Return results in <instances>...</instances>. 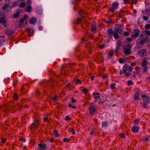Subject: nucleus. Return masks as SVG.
Segmentation results:
<instances>
[{
    "label": "nucleus",
    "instance_id": "1",
    "mask_svg": "<svg viewBox=\"0 0 150 150\" xmlns=\"http://www.w3.org/2000/svg\"><path fill=\"white\" fill-rule=\"evenodd\" d=\"M132 47V45L129 43L127 45H125L122 47L123 53L126 56L129 55L131 54V49Z\"/></svg>",
    "mask_w": 150,
    "mask_h": 150
},
{
    "label": "nucleus",
    "instance_id": "2",
    "mask_svg": "<svg viewBox=\"0 0 150 150\" xmlns=\"http://www.w3.org/2000/svg\"><path fill=\"white\" fill-rule=\"evenodd\" d=\"M117 27L116 28L114 29L115 32L117 33H119V34H122V27L123 25L121 24L120 25H117Z\"/></svg>",
    "mask_w": 150,
    "mask_h": 150
},
{
    "label": "nucleus",
    "instance_id": "3",
    "mask_svg": "<svg viewBox=\"0 0 150 150\" xmlns=\"http://www.w3.org/2000/svg\"><path fill=\"white\" fill-rule=\"evenodd\" d=\"M89 110V113L91 115H93L95 113V112L97 110L94 107V105H93V103H92L88 108Z\"/></svg>",
    "mask_w": 150,
    "mask_h": 150
},
{
    "label": "nucleus",
    "instance_id": "4",
    "mask_svg": "<svg viewBox=\"0 0 150 150\" xmlns=\"http://www.w3.org/2000/svg\"><path fill=\"white\" fill-rule=\"evenodd\" d=\"M142 97L143 99V100L146 103H150V98L149 97L145 95H142Z\"/></svg>",
    "mask_w": 150,
    "mask_h": 150
},
{
    "label": "nucleus",
    "instance_id": "5",
    "mask_svg": "<svg viewBox=\"0 0 150 150\" xmlns=\"http://www.w3.org/2000/svg\"><path fill=\"white\" fill-rule=\"evenodd\" d=\"M11 103H9L6 106L4 110V111L5 112L10 111L11 110L14 109V107L12 105L11 106V104H10Z\"/></svg>",
    "mask_w": 150,
    "mask_h": 150
},
{
    "label": "nucleus",
    "instance_id": "6",
    "mask_svg": "<svg viewBox=\"0 0 150 150\" xmlns=\"http://www.w3.org/2000/svg\"><path fill=\"white\" fill-rule=\"evenodd\" d=\"M115 33V30L114 31L111 28H109L108 29L107 31V33L108 35V37L109 38H111L112 36Z\"/></svg>",
    "mask_w": 150,
    "mask_h": 150
},
{
    "label": "nucleus",
    "instance_id": "7",
    "mask_svg": "<svg viewBox=\"0 0 150 150\" xmlns=\"http://www.w3.org/2000/svg\"><path fill=\"white\" fill-rule=\"evenodd\" d=\"M147 52L145 50H141L138 51L139 55L141 57H143L146 54Z\"/></svg>",
    "mask_w": 150,
    "mask_h": 150
},
{
    "label": "nucleus",
    "instance_id": "8",
    "mask_svg": "<svg viewBox=\"0 0 150 150\" xmlns=\"http://www.w3.org/2000/svg\"><path fill=\"white\" fill-rule=\"evenodd\" d=\"M38 146L40 147L38 150H45L47 147V145L45 144H39Z\"/></svg>",
    "mask_w": 150,
    "mask_h": 150
},
{
    "label": "nucleus",
    "instance_id": "9",
    "mask_svg": "<svg viewBox=\"0 0 150 150\" xmlns=\"http://www.w3.org/2000/svg\"><path fill=\"white\" fill-rule=\"evenodd\" d=\"M39 124V122L37 120L35 121L34 123H33L32 124L31 126L30 127L31 129H34L37 128L38 127Z\"/></svg>",
    "mask_w": 150,
    "mask_h": 150
},
{
    "label": "nucleus",
    "instance_id": "10",
    "mask_svg": "<svg viewBox=\"0 0 150 150\" xmlns=\"http://www.w3.org/2000/svg\"><path fill=\"white\" fill-rule=\"evenodd\" d=\"M1 23L4 27H6V26L7 23L4 18H0V24Z\"/></svg>",
    "mask_w": 150,
    "mask_h": 150
},
{
    "label": "nucleus",
    "instance_id": "11",
    "mask_svg": "<svg viewBox=\"0 0 150 150\" xmlns=\"http://www.w3.org/2000/svg\"><path fill=\"white\" fill-rule=\"evenodd\" d=\"M37 21V18L34 17H33L30 19L29 22L30 24L35 25Z\"/></svg>",
    "mask_w": 150,
    "mask_h": 150
},
{
    "label": "nucleus",
    "instance_id": "12",
    "mask_svg": "<svg viewBox=\"0 0 150 150\" xmlns=\"http://www.w3.org/2000/svg\"><path fill=\"white\" fill-rule=\"evenodd\" d=\"M93 95L94 96V98L95 99V100H94L95 102H97V98H100V93H95L94 92L93 94Z\"/></svg>",
    "mask_w": 150,
    "mask_h": 150
},
{
    "label": "nucleus",
    "instance_id": "13",
    "mask_svg": "<svg viewBox=\"0 0 150 150\" xmlns=\"http://www.w3.org/2000/svg\"><path fill=\"white\" fill-rule=\"evenodd\" d=\"M148 40V39L147 38H145L142 39L140 42H139V43L140 44L143 45Z\"/></svg>",
    "mask_w": 150,
    "mask_h": 150
},
{
    "label": "nucleus",
    "instance_id": "14",
    "mask_svg": "<svg viewBox=\"0 0 150 150\" xmlns=\"http://www.w3.org/2000/svg\"><path fill=\"white\" fill-rule=\"evenodd\" d=\"M139 94L138 92H137L134 95V100H138L139 98Z\"/></svg>",
    "mask_w": 150,
    "mask_h": 150
},
{
    "label": "nucleus",
    "instance_id": "15",
    "mask_svg": "<svg viewBox=\"0 0 150 150\" xmlns=\"http://www.w3.org/2000/svg\"><path fill=\"white\" fill-rule=\"evenodd\" d=\"M122 46L121 42L120 40H118L117 42L116 47L117 48L116 50V52H117L118 51L120 47Z\"/></svg>",
    "mask_w": 150,
    "mask_h": 150
},
{
    "label": "nucleus",
    "instance_id": "16",
    "mask_svg": "<svg viewBox=\"0 0 150 150\" xmlns=\"http://www.w3.org/2000/svg\"><path fill=\"white\" fill-rule=\"evenodd\" d=\"M28 31L29 35L30 36L32 35L34 33V30L31 28H28Z\"/></svg>",
    "mask_w": 150,
    "mask_h": 150
},
{
    "label": "nucleus",
    "instance_id": "17",
    "mask_svg": "<svg viewBox=\"0 0 150 150\" xmlns=\"http://www.w3.org/2000/svg\"><path fill=\"white\" fill-rule=\"evenodd\" d=\"M80 15L82 16V17H83V15H87V13L85 11L81 9L80 11L79 12Z\"/></svg>",
    "mask_w": 150,
    "mask_h": 150
},
{
    "label": "nucleus",
    "instance_id": "18",
    "mask_svg": "<svg viewBox=\"0 0 150 150\" xmlns=\"http://www.w3.org/2000/svg\"><path fill=\"white\" fill-rule=\"evenodd\" d=\"M83 18V17H82V18H80L79 17L77 18L76 21L75 22L76 24H81L82 21V19Z\"/></svg>",
    "mask_w": 150,
    "mask_h": 150
},
{
    "label": "nucleus",
    "instance_id": "19",
    "mask_svg": "<svg viewBox=\"0 0 150 150\" xmlns=\"http://www.w3.org/2000/svg\"><path fill=\"white\" fill-rule=\"evenodd\" d=\"M91 30L93 33H96L97 31L96 25L93 24L92 25L91 28Z\"/></svg>",
    "mask_w": 150,
    "mask_h": 150
},
{
    "label": "nucleus",
    "instance_id": "20",
    "mask_svg": "<svg viewBox=\"0 0 150 150\" xmlns=\"http://www.w3.org/2000/svg\"><path fill=\"white\" fill-rule=\"evenodd\" d=\"M32 11V8L31 6H29L26 8V11L27 12H30Z\"/></svg>",
    "mask_w": 150,
    "mask_h": 150
},
{
    "label": "nucleus",
    "instance_id": "21",
    "mask_svg": "<svg viewBox=\"0 0 150 150\" xmlns=\"http://www.w3.org/2000/svg\"><path fill=\"white\" fill-rule=\"evenodd\" d=\"M138 127L136 126H133L132 128V130L134 133L137 132L138 131Z\"/></svg>",
    "mask_w": 150,
    "mask_h": 150
},
{
    "label": "nucleus",
    "instance_id": "22",
    "mask_svg": "<svg viewBox=\"0 0 150 150\" xmlns=\"http://www.w3.org/2000/svg\"><path fill=\"white\" fill-rule=\"evenodd\" d=\"M148 61L145 59H143L142 64V66H147V65L148 64Z\"/></svg>",
    "mask_w": 150,
    "mask_h": 150
},
{
    "label": "nucleus",
    "instance_id": "23",
    "mask_svg": "<svg viewBox=\"0 0 150 150\" xmlns=\"http://www.w3.org/2000/svg\"><path fill=\"white\" fill-rule=\"evenodd\" d=\"M103 128H105L108 126V123L107 121H105L102 123Z\"/></svg>",
    "mask_w": 150,
    "mask_h": 150
},
{
    "label": "nucleus",
    "instance_id": "24",
    "mask_svg": "<svg viewBox=\"0 0 150 150\" xmlns=\"http://www.w3.org/2000/svg\"><path fill=\"white\" fill-rule=\"evenodd\" d=\"M112 5L113 6V7L116 9L118 7V4L116 2H113L112 3Z\"/></svg>",
    "mask_w": 150,
    "mask_h": 150
},
{
    "label": "nucleus",
    "instance_id": "25",
    "mask_svg": "<svg viewBox=\"0 0 150 150\" xmlns=\"http://www.w3.org/2000/svg\"><path fill=\"white\" fill-rule=\"evenodd\" d=\"M14 33V31L11 30H8L6 32L7 35L9 36Z\"/></svg>",
    "mask_w": 150,
    "mask_h": 150
},
{
    "label": "nucleus",
    "instance_id": "26",
    "mask_svg": "<svg viewBox=\"0 0 150 150\" xmlns=\"http://www.w3.org/2000/svg\"><path fill=\"white\" fill-rule=\"evenodd\" d=\"M124 16L123 12L122 11H120L117 15V16L120 18H122Z\"/></svg>",
    "mask_w": 150,
    "mask_h": 150
},
{
    "label": "nucleus",
    "instance_id": "27",
    "mask_svg": "<svg viewBox=\"0 0 150 150\" xmlns=\"http://www.w3.org/2000/svg\"><path fill=\"white\" fill-rule=\"evenodd\" d=\"M142 67L143 69V72H146L147 71L148 68L147 66H142Z\"/></svg>",
    "mask_w": 150,
    "mask_h": 150
},
{
    "label": "nucleus",
    "instance_id": "28",
    "mask_svg": "<svg viewBox=\"0 0 150 150\" xmlns=\"http://www.w3.org/2000/svg\"><path fill=\"white\" fill-rule=\"evenodd\" d=\"M25 2H23L21 3L19 5V7L20 8H24L25 6Z\"/></svg>",
    "mask_w": 150,
    "mask_h": 150
},
{
    "label": "nucleus",
    "instance_id": "29",
    "mask_svg": "<svg viewBox=\"0 0 150 150\" xmlns=\"http://www.w3.org/2000/svg\"><path fill=\"white\" fill-rule=\"evenodd\" d=\"M113 35H114V38L115 39H117L119 37V36L118 34L117 33H115V32Z\"/></svg>",
    "mask_w": 150,
    "mask_h": 150
},
{
    "label": "nucleus",
    "instance_id": "30",
    "mask_svg": "<svg viewBox=\"0 0 150 150\" xmlns=\"http://www.w3.org/2000/svg\"><path fill=\"white\" fill-rule=\"evenodd\" d=\"M19 12H16V13L14 14L13 15V17L15 18H18L19 16Z\"/></svg>",
    "mask_w": 150,
    "mask_h": 150
},
{
    "label": "nucleus",
    "instance_id": "31",
    "mask_svg": "<svg viewBox=\"0 0 150 150\" xmlns=\"http://www.w3.org/2000/svg\"><path fill=\"white\" fill-rule=\"evenodd\" d=\"M54 135L56 137H58L60 136V135L58 134L57 131L56 130H54Z\"/></svg>",
    "mask_w": 150,
    "mask_h": 150
},
{
    "label": "nucleus",
    "instance_id": "32",
    "mask_svg": "<svg viewBox=\"0 0 150 150\" xmlns=\"http://www.w3.org/2000/svg\"><path fill=\"white\" fill-rule=\"evenodd\" d=\"M119 62L120 63L123 64L126 62V60L125 59H122L120 58L119 60Z\"/></svg>",
    "mask_w": 150,
    "mask_h": 150
},
{
    "label": "nucleus",
    "instance_id": "33",
    "mask_svg": "<svg viewBox=\"0 0 150 150\" xmlns=\"http://www.w3.org/2000/svg\"><path fill=\"white\" fill-rule=\"evenodd\" d=\"M127 70L128 71V72L132 73V67L130 66L127 68Z\"/></svg>",
    "mask_w": 150,
    "mask_h": 150
},
{
    "label": "nucleus",
    "instance_id": "34",
    "mask_svg": "<svg viewBox=\"0 0 150 150\" xmlns=\"http://www.w3.org/2000/svg\"><path fill=\"white\" fill-rule=\"evenodd\" d=\"M142 139V140L143 141L147 142L149 141V139L147 137H146Z\"/></svg>",
    "mask_w": 150,
    "mask_h": 150
},
{
    "label": "nucleus",
    "instance_id": "35",
    "mask_svg": "<svg viewBox=\"0 0 150 150\" xmlns=\"http://www.w3.org/2000/svg\"><path fill=\"white\" fill-rule=\"evenodd\" d=\"M113 54V51L112 50H111L109 52L108 54V56L109 57V58H110L112 56Z\"/></svg>",
    "mask_w": 150,
    "mask_h": 150
},
{
    "label": "nucleus",
    "instance_id": "36",
    "mask_svg": "<svg viewBox=\"0 0 150 150\" xmlns=\"http://www.w3.org/2000/svg\"><path fill=\"white\" fill-rule=\"evenodd\" d=\"M9 5L8 4H5L2 7V9L3 10H5L6 9L8 8Z\"/></svg>",
    "mask_w": 150,
    "mask_h": 150
},
{
    "label": "nucleus",
    "instance_id": "37",
    "mask_svg": "<svg viewBox=\"0 0 150 150\" xmlns=\"http://www.w3.org/2000/svg\"><path fill=\"white\" fill-rule=\"evenodd\" d=\"M116 85L115 84L113 83L110 84V86L111 89H114L115 88V86Z\"/></svg>",
    "mask_w": 150,
    "mask_h": 150
},
{
    "label": "nucleus",
    "instance_id": "38",
    "mask_svg": "<svg viewBox=\"0 0 150 150\" xmlns=\"http://www.w3.org/2000/svg\"><path fill=\"white\" fill-rule=\"evenodd\" d=\"M65 88L67 89H69V90H70L71 89L70 84L69 83L67 84L66 86V87Z\"/></svg>",
    "mask_w": 150,
    "mask_h": 150
},
{
    "label": "nucleus",
    "instance_id": "39",
    "mask_svg": "<svg viewBox=\"0 0 150 150\" xmlns=\"http://www.w3.org/2000/svg\"><path fill=\"white\" fill-rule=\"evenodd\" d=\"M17 1H14L13 2L12 4V6H11V8L15 7L17 5Z\"/></svg>",
    "mask_w": 150,
    "mask_h": 150
},
{
    "label": "nucleus",
    "instance_id": "40",
    "mask_svg": "<svg viewBox=\"0 0 150 150\" xmlns=\"http://www.w3.org/2000/svg\"><path fill=\"white\" fill-rule=\"evenodd\" d=\"M144 26L146 29H149L150 28V24H146Z\"/></svg>",
    "mask_w": 150,
    "mask_h": 150
},
{
    "label": "nucleus",
    "instance_id": "41",
    "mask_svg": "<svg viewBox=\"0 0 150 150\" xmlns=\"http://www.w3.org/2000/svg\"><path fill=\"white\" fill-rule=\"evenodd\" d=\"M81 81L78 79H77L76 80V84L77 85H78V84H81Z\"/></svg>",
    "mask_w": 150,
    "mask_h": 150
},
{
    "label": "nucleus",
    "instance_id": "42",
    "mask_svg": "<svg viewBox=\"0 0 150 150\" xmlns=\"http://www.w3.org/2000/svg\"><path fill=\"white\" fill-rule=\"evenodd\" d=\"M18 96L16 93H14L13 96V98L17 100L18 98Z\"/></svg>",
    "mask_w": 150,
    "mask_h": 150
},
{
    "label": "nucleus",
    "instance_id": "43",
    "mask_svg": "<svg viewBox=\"0 0 150 150\" xmlns=\"http://www.w3.org/2000/svg\"><path fill=\"white\" fill-rule=\"evenodd\" d=\"M133 84V82L131 80H129L128 81L127 85L128 86L132 85Z\"/></svg>",
    "mask_w": 150,
    "mask_h": 150
},
{
    "label": "nucleus",
    "instance_id": "44",
    "mask_svg": "<svg viewBox=\"0 0 150 150\" xmlns=\"http://www.w3.org/2000/svg\"><path fill=\"white\" fill-rule=\"evenodd\" d=\"M139 35V33L138 32H135L134 34L133 35L134 37L137 38Z\"/></svg>",
    "mask_w": 150,
    "mask_h": 150
},
{
    "label": "nucleus",
    "instance_id": "45",
    "mask_svg": "<svg viewBox=\"0 0 150 150\" xmlns=\"http://www.w3.org/2000/svg\"><path fill=\"white\" fill-rule=\"evenodd\" d=\"M115 8L112 7L111 8H110L109 9V10L110 11L112 12H113L115 11Z\"/></svg>",
    "mask_w": 150,
    "mask_h": 150
},
{
    "label": "nucleus",
    "instance_id": "46",
    "mask_svg": "<svg viewBox=\"0 0 150 150\" xmlns=\"http://www.w3.org/2000/svg\"><path fill=\"white\" fill-rule=\"evenodd\" d=\"M144 32L146 34L148 35H150V30H145Z\"/></svg>",
    "mask_w": 150,
    "mask_h": 150
},
{
    "label": "nucleus",
    "instance_id": "47",
    "mask_svg": "<svg viewBox=\"0 0 150 150\" xmlns=\"http://www.w3.org/2000/svg\"><path fill=\"white\" fill-rule=\"evenodd\" d=\"M57 96H55L54 97L52 98V100L53 101L55 102L57 100Z\"/></svg>",
    "mask_w": 150,
    "mask_h": 150
},
{
    "label": "nucleus",
    "instance_id": "48",
    "mask_svg": "<svg viewBox=\"0 0 150 150\" xmlns=\"http://www.w3.org/2000/svg\"><path fill=\"white\" fill-rule=\"evenodd\" d=\"M139 119H137V120H135L134 121V123L135 125H137V124H138L139 122Z\"/></svg>",
    "mask_w": 150,
    "mask_h": 150
},
{
    "label": "nucleus",
    "instance_id": "49",
    "mask_svg": "<svg viewBox=\"0 0 150 150\" xmlns=\"http://www.w3.org/2000/svg\"><path fill=\"white\" fill-rule=\"evenodd\" d=\"M69 107L70 108H75L76 107V106H73L70 103H69Z\"/></svg>",
    "mask_w": 150,
    "mask_h": 150
},
{
    "label": "nucleus",
    "instance_id": "50",
    "mask_svg": "<svg viewBox=\"0 0 150 150\" xmlns=\"http://www.w3.org/2000/svg\"><path fill=\"white\" fill-rule=\"evenodd\" d=\"M82 91L84 93H86L88 91V90L86 88H84L83 90H82Z\"/></svg>",
    "mask_w": 150,
    "mask_h": 150
},
{
    "label": "nucleus",
    "instance_id": "51",
    "mask_svg": "<svg viewBox=\"0 0 150 150\" xmlns=\"http://www.w3.org/2000/svg\"><path fill=\"white\" fill-rule=\"evenodd\" d=\"M123 35L125 36H127L129 35V33L127 32H124L123 33Z\"/></svg>",
    "mask_w": 150,
    "mask_h": 150
},
{
    "label": "nucleus",
    "instance_id": "52",
    "mask_svg": "<svg viewBox=\"0 0 150 150\" xmlns=\"http://www.w3.org/2000/svg\"><path fill=\"white\" fill-rule=\"evenodd\" d=\"M125 74L127 77H129V76L131 75V73L129 72L126 73Z\"/></svg>",
    "mask_w": 150,
    "mask_h": 150
},
{
    "label": "nucleus",
    "instance_id": "53",
    "mask_svg": "<svg viewBox=\"0 0 150 150\" xmlns=\"http://www.w3.org/2000/svg\"><path fill=\"white\" fill-rule=\"evenodd\" d=\"M141 103L142 104V106L143 107H144V108H147V105H146V104L147 103Z\"/></svg>",
    "mask_w": 150,
    "mask_h": 150
},
{
    "label": "nucleus",
    "instance_id": "54",
    "mask_svg": "<svg viewBox=\"0 0 150 150\" xmlns=\"http://www.w3.org/2000/svg\"><path fill=\"white\" fill-rule=\"evenodd\" d=\"M70 118L68 116H66L65 118V120L67 121H68L70 120Z\"/></svg>",
    "mask_w": 150,
    "mask_h": 150
},
{
    "label": "nucleus",
    "instance_id": "55",
    "mask_svg": "<svg viewBox=\"0 0 150 150\" xmlns=\"http://www.w3.org/2000/svg\"><path fill=\"white\" fill-rule=\"evenodd\" d=\"M6 139L3 138L1 140V143H4L6 142Z\"/></svg>",
    "mask_w": 150,
    "mask_h": 150
},
{
    "label": "nucleus",
    "instance_id": "56",
    "mask_svg": "<svg viewBox=\"0 0 150 150\" xmlns=\"http://www.w3.org/2000/svg\"><path fill=\"white\" fill-rule=\"evenodd\" d=\"M28 2L27 3V4L29 6H30L31 1V0H27Z\"/></svg>",
    "mask_w": 150,
    "mask_h": 150
},
{
    "label": "nucleus",
    "instance_id": "57",
    "mask_svg": "<svg viewBox=\"0 0 150 150\" xmlns=\"http://www.w3.org/2000/svg\"><path fill=\"white\" fill-rule=\"evenodd\" d=\"M143 19L145 21H147L148 19V16H143Z\"/></svg>",
    "mask_w": 150,
    "mask_h": 150
},
{
    "label": "nucleus",
    "instance_id": "58",
    "mask_svg": "<svg viewBox=\"0 0 150 150\" xmlns=\"http://www.w3.org/2000/svg\"><path fill=\"white\" fill-rule=\"evenodd\" d=\"M120 135L122 138H125V135L123 133H121L120 134Z\"/></svg>",
    "mask_w": 150,
    "mask_h": 150
},
{
    "label": "nucleus",
    "instance_id": "59",
    "mask_svg": "<svg viewBox=\"0 0 150 150\" xmlns=\"http://www.w3.org/2000/svg\"><path fill=\"white\" fill-rule=\"evenodd\" d=\"M71 102L73 103H74L76 102V101L73 98H71Z\"/></svg>",
    "mask_w": 150,
    "mask_h": 150
},
{
    "label": "nucleus",
    "instance_id": "60",
    "mask_svg": "<svg viewBox=\"0 0 150 150\" xmlns=\"http://www.w3.org/2000/svg\"><path fill=\"white\" fill-rule=\"evenodd\" d=\"M19 140H20L22 141L23 142H25V139L24 138H20L19 139Z\"/></svg>",
    "mask_w": 150,
    "mask_h": 150
},
{
    "label": "nucleus",
    "instance_id": "61",
    "mask_svg": "<svg viewBox=\"0 0 150 150\" xmlns=\"http://www.w3.org/2000/svg\"><path fill=\"white\" fill-rule=\"evenodd\" d=\"M23 18H24V20H26L28 19V17L27 16V15H25Z\"/></svg>",
    "mask_w": 150,
    "mask_h": 150
},
{
    "label": "nucleus",
    "instance_id": "62",
    "mask_svg": "<svg viewBox=\"0 0 150 150\" xmlns=\"http://www.w3.org/2000/svg\"><path fill=\"white\" fill-rule=\"evenodd\" d=\"M129 0H124V3L125 4H126L129 3Z\"/></svg>",
    "mask_w": 150,
    "mask_h": 150
},
{
    "label": "nucleus",
    "instance_id": "63",
    "mask_svg": "<svg viewBox=\"0 0 150 150\" xmlns=\"http://www.w3.org/2000/svg\"><path fill=\"white\" fill-rule=\"evenodd\" d=\"M74 131V128H72V133L73 135H75V134Z\"/></svg>",
    "mask_w": 150,
    "mask_h": 150
},
{
    "label": "nucleus",
    "instance_id": "64",
    "mask_svg": "<svg viewBox=\"0 0 150 150\" xmlns=\"http://www.w3.org/2000/svg\"><path fill=\"white\" fill-rule=\"evenodd\" d=\"M36 93L37 95H39L40 94V93L38 90L37 89L36 91Z\"/></svg>",
    "mask_w": 150,
    "mask_h": 150
}]
</instances>
